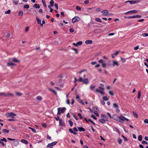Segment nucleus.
I'll return each instance as SVG.
<instances>
[{"label":"nucleus","mask_w":148,"mask_h":148,"mask_svg":"<svg viewBox=\"0 0 148 148\" xmlns=\"http://www.w3.org/2000/svg\"><path fill=\"white\" fill-rule=\"evenodd\" d=\"M80 19V18L79 16H75L72 19V21L73 23H74L77 21H79Z\"/></svg>","instance_id":"nucleus-8"},{"label":"nucleus","mask_w":148,"mask_h":148,"mask_svg":"<svg viewBox=\"0 0 148 148\" xmlns=\"http://www.w3.org/2000/svg\"><path fill=\"white\" fill-rule=\"evenodd\" d=\"M109 93L110 95L112 96H113L114 95V93L113 91H110L109 92Z\"/></svg>","instance_id":"nucleus-40"},{"label":"nucleus","mask_w":148,"mask_h":148,"mask_svg":"<svg viewBox=\"0 0 148 148\" xmlns=\"http://www.w3.org/2000/svg\"><path fill=\"white\" fill-rule=\"evenodd\" d=\"M13 144L15 146H17L19 144V142L18 141H15L13 142Z\"/></svg>","instance_id":"nucleus-27"},{"label":"nucleus","mask_w":148,"mask_h":148,"mask_svg":"<svg viewBox=\"0 0 148 148\" xmlns=\"http://www.w3.org/2000/svg\"><path fill=\"white\" fill-rule=\"evenodd\" d=\"M98 62L99 63L102 64V66L103 68H105L106 66V64L104 62L103 60L102 59H100L98 61Z\"/></svg>","instance_id":"nucleus-10"},{"label":"nucleus","mask_w":148,"mask_h":148,"mask_svg":"<svg viewBox=\"0 0 148 148\" xmlns=\"http://www.w3.org/2000/svg\"><path fill=\"white\" fill-rule=\"evenodd\" d=\"M55 118L56 120L57 121H58L59 119V117L58 116H57L56 117H55Z\"/></svg>","instance_id":"nucleus-62"},{"label":"nucleus","mask_w":148,"mask_h":148,"mask_svg":"<svg viewBox=\"0 0 148 148\" xmlns=\"http://www.w3.org/2000/svg\"><path fill=\"white\" fill-rule=\"evenodd\" d=\"M23 14V12L22 10L19 11L18 12L19 16H22Z\"/></svg>","instance_id":"nucleus-31"},{"label":"nucleus","mask_w":148,"mask_h":148,"mask_svg":"<svg viewBox=\"0 0 148 148\" xmlns=\"http://www.w3.org/2000/svg\"><path fill=\"white\" fill-rule=\"evenodd\" d=\"M139 48V46H137L134 48V49L135 50H137Z\"/></svg>","instance_id":"nucleus-64"},{"label":"nucleus","mask_w":148,"mask_h":148,"mask_svg":"<svg viewBox=\"0 0 148 148\" xmlns=\"http://www.w3.org/2000/svg\"><path fill=\"white\" fill-rule=\"evenodd\" d=\"M101 13L102 14H103V15H105L106 16V15H107V14L108 13V11L107 10H103L102 11H101Z\"/></svg>","instance_id":"nucleus-20"},{"label":"nucleus","mask_w":148,"mask_h":148,"mask_svg":"<svg viewBox=\"0 0 148 148\" xmlns=\"http://www.w3.org/2000/svg\"><path fill=\"white\" fill-rule=\"evenodd\" d=\"M42 3H43V5H44V6L45 8H46L47 5L45 3V2L43 0H42Z\"/></svg>","instance_id":"nucleus-41"},{"label":"nucleus","mask_w":148,"mask_h":148,"mask_svg":"<svg viewBox=\"0 0 148 148\" xmlns=\"http://www.w3.org/2000/svg\"><path fill=\"white\" fill-rule=\"evenodd\" d=\"M78 81L79 82H82L83 83L86 84H88L89 83L88 78H86L83 79L82 77H81L79 78Z\"/></svg>","instance_id":"nucleus-4"},{"label":"nucleus","mask_w":148,"mask_h":148,"mask_svg":"<svg viewBox=\"0 0 148 148\" xmlns=\"http://www.w3.org/2000/svg\"><path fill=\"white\" fill-rule=\"evenodd\" d=\"M42 126L44 127H47V125L46 124L44 123L42 124Z\"/></svg>","instance_id":"nucleus-61"},{"label":"nucleus","mask_w":148,"mask_h":148,"mask_svg":"<svg viewBox=\"0 0 148 148\" xmlns=\"http://www.w3.org/2000/svg\"><path fill=\"white\" fill-rule=\"evenodd\" d=\"M141 96V91H139L138 92V95L137 97L138 99H139Z\"/></svg>","instance_id":"nucleus-29"},{"label":"nucleus","mask_w":148,"mask_h":148,"mask_svg":"<svg viewBox=\"0 0 148 148\" xmlns=\"http://www.w3.org/2000/svg\"><path fill=\"white\" fill-rule=\"evenodd\" d=\"M142 143L143 144H146L147 145L148 144V143L146 141L144 140L142 141Z\"/></svg>","instance_id":"nucleus-56"},{"label":"nucleus","mask_w":148,"mask_h":148,"mask_svg":"<svg viewBox=\"0 0 148 148\" xmlns=\"http://www.w3.org/2000/svg\"><path fill=\"white\" fill-rule=\"evenodd\" d=\"M69 123L71 126H72L73 125V122H72L71 120H69Z\"/></svg>","instance_id":"nucleus-35"},{"label":"nucleus","mask_w":148,"mask_h":148,"mask_svg":"<svg viewBox=\"0 0 148 148\" xmlns=\"http://www.w3.org/2000/svg\"><path fill=\"white\" fill-rule=\"evenodd\" d=\"M55 7L56 8L58 9V4L57 3H55L54 4Z\"/></svg>","instance_id":"nucleus-59"},{"label":"nucleus","mask_w":148,"mask_h":148,"mask_svg":"<svg viewBox=\"0 0 148 148\" xmlns=\"http://www.w3.org/2000/svg\"><path fill=\"white\" fill-rule=\"evenodd\" d=\"M58 111H60L61 113H63L66 110L65 108H58L57 109Z\"/></svg>","instance_id":"nucleus-11"},{"label":"nucleus","mask_w":148,"mask_h":148,"mask_svg":"<svg viewBox=\"0 0 148 148\" xmlns=\"http://www.w3.org/2000/svg\"><path fill=\"white\" fill-rule=\"evenodd\" d=\"M118 142L119 144H121V143H122V140L120 138H118Z\"/></svg>","instance_id":"nucleus-38"},{"label":"nucleus","mask_w":148,"mask_h":148,"mask_svg":"<svg viewBox=\"0 0 148 148\" xmlns=\"http://www.w3.org/2000/svg\"><path fill=\"white\" fill-rule=\"evenodd\" d=\"M113 106L116 109V112L118 113L120 111V110L119 108V106L116 103H114Z\"/></svg>","instance_id":"nucleus-7"},{"label":"nucleus","mask_w":148,"mask_h":148,"mask_svg":"<svg viewBox=\"0 0 148 148\" xmlns=\"http://www.w3.org/2000/svg\"><path fill=\"white\" fill-rule=\"evenodd\" d=\"M85 120H86V122H90L91 123V121H92L90 119H88V120H87L86 118H85Z\"/></svg>","instance_id":"nucleus-55"},{"label":"nucleus","mask_w":148,"mask_h":148,"mask_svg":"<svg viewBox=\"0 0 148 148\" xmlns=\"http://www.w3.org/2000/svg\"><path fill=\"white\" fill-rule=\"evenodd\" d=\"M101 118V119L99 120V121L102 123H105L106 121H107L108 120V117L105 115H102Z\"/></svg>","instance_id":"nucleus-2"},{"label":"nucleus","mask_w":148,"mask_h":148,"mask_svg":"<svg viewBox=\"0 0 148 148\" xmlns=\"http://www.w3.org/2000/svg\"><path fill=\"white\" fill-rule=\"evenodd\" d=\"M59 125H60L61 126H64L65 124L64 123L63 120H62V119H61L59 120Z\"/></svg>","instance_id":"nucleus-17"},{"label":"nucleus","mask_w":148,"mask_h":148,"mask_svg":"<svg viewBox=\"0 0 148 148\" xmlns=\"http://www.w3.org/2000/svg\"><path fill=\"white\" fill-rule=\"evenodd\" d=\"M82 43V42L81 41H79L78 42H77L76 43H73V45L76 46L77 47L81 45Z\"/></svg>","instance_id":"nucleus-12"},{"label":"nucleus","mask_w":148,"mask_h":148,"mask_svg":"<svg viewBox=\"0 0 148 148\" xmlns=\"http://www.w3.org/2000/svg\"><path fill=\"white\" fill-rule=\"evenodd\" d=\"M29 129H31L32 130V132H36V130L35 129H34L33 128H32L30 127H29Z\"/></svg>","instance_id":"nucleus-49"},{"label":"nucleus","mask_w":148,"mask_h":148,"mask_svg":"<svg viewBox=\"0 0 148 148\" xmlns=\"http://www.w3.org/2000/svg\"><path fill=\"white\" fill-rule=\"evenodd\" d=\"M112 119L118 122L122 123L124 120L120 116H119L117 115L114 114L112 116Z\"/></svg>","instance_id":"nucleus-1"},{"label":"nucleus","mask_w":148,"mask_h":148,"mask_svg":"<svg viewBox=\"0 0 148 148\" xmlns=\"http://www.w3.org/2000/svg\"><path fill=\"white\" fill-rule=\"evenodd\" d=\"M12 61L15 62H19V61L18 60H17L16 58H15L12 59Z\"/></svg>","instance_id":"nucleus-32"},{"label":"nucleus","mask_w":148,"mask_h":148,"mask_svg":"<svg viewBox=\"0 0 148 148\" xmlns=\"http://www.w3.org/2000/svg\"><path fill=\"white\" fill-rule=\"evenodd\" d=\"M144 122L145 123H148V119H145L144 121Z\"/></svg>","instance_id":"nucleus-63"},{"label":"nucleus","mask_w":148,"mask_h":148,"mask_svg":"<svg viewBox=\"0 0 148 148\" xmlns=\"http://www.w3.org/2000/svg\"><path fill=\"white\" fill-rule=\"evenodd\" d=\"M57 143V142L56 141H55V142H53L51 143H49V144H48V145H47V147H50L53 145H55Z\"/></svg>","instance_id":"nucleus-14"},{"label":"nucleus","mask_w":148,"mask_h":148,"mask_svg":"<svg viewBox=\"0 0 148 148\" xmlns=\"http://www.w3.org/2000/svg\"><path fill=\"white\" fill-rule=\"evenodd\" d=\"M38 23L40 24L41 25V20L39 19L38 18Z\"/></svg>","instance_id":"nucleus-57"},{"label":"nucleus","mask_w":148,"mask_h":148,"mask_svg":"<svg viewBox=\"0 0 148 148\" xmlns=\"http://www.w3.org/2000/svg\"><path fill=\"white\" fill-rule=\"evenodd\" d=\"M71 49L72 50L74 51L77 54L78 53V50L77 49L73 48Z\"/></svg>","instance_id":"nucleus-37"},{"label":"nucleus","mask_w":148,"mask_h":148,"mask_svg":"<svg viewBox=\"0 0 148 148\" xmlns=\"http://www.w3.org/2000/svg\"><path fill=\"white\" fill-rule=\"evenodd\" d=\"M15 93L16 95L19 96H21L22 95V94L21 93L18 92H16Z\"/></svg>","instance_id":"nucleus-46"},{"label":"nucleus","mask_w":148,"mask_h":148,"mask_svg":"<svg viewBox=\"0 0 148 148\" xmlns=\"http://www.w3.org/2000/svg\"><path fill=\"white\" fill-rule=\"evenodd\" d=\"M0 96H2L3 97H7L9 96H13V95L12 94L9 92H7V93L1 92L0 93Z\"/></svg>","instance_id":"nucleus-6"},{"label":"nucleus","mask_w":148,"mask_h":148,"mask_svg":"<svg viewBox=\"0 0 148 148\" xmlns=\"http://www.w3.org/2000/svg\"><path fill=\"white\" fill-rule=\"evenodd\" d=\"M23 8L26 9H28L29 8V6L28 5L26 4L24 5Z\"/></svg>","instance_id":"nucleus-33"},{"label":"nucleus","mask_w":148,"mask_h":148,"mask_svg":"<svg viewBox=\"0 0 148 148\" xmlns=\"http://www.w3.org/2000/svg\"><path fill=\"white\" fill-rule=\"evenodd\" d=\"M78 130L80 132L83 131L84 132L85 131V129L82 127H78Z\"/></svg>","instance_id":"nucleus-23"},{"label":"nucleus","mask_w":148,"mask_h":148,"mask_svg":"<svg viewBox=\"0 0 148 148\" xmlns=\"http://www.w3.org/2000/svg\"><path fill=\"white\" fill-rule=\"evenodd\" d=\"M11 13V11L10 10H8L7 11L5 12V14H10Z\"/></svg>","instance_id":"nucleus-44"},{"label":"nucleus","mask_w":148,"mask_h":148,"mask_svg":"<svg viewBox=\"0 0 148 148\" xmlns=\"http://www.w3.org/2000/svg\"><path fill=\"white\" fill-rule=\"evenodd\" d=\"M84 2L85 4H87L89 3V1L88 0H86Z\"/></svg>","instance_id":"nucleus-60"},{"label":"nucleus","mask_w":148,"mask_h":148,"mask_svg":"<svg viewBox=\"0 0 148 148\" xmlns=\"http://www.w3.org/2000/svg\"><path fill=\"white\" fill-rule=\"evenodd\" d=\"M112 65L113 66H118L119 65V64L116 61H112Z\"/></svg>","instance_id":"nucleus-13"},{"label":"nucleus","mask_w":148,"mask_h":148,"mask_svg":"<svg viewBox=\"0 0 148 148\" xmlns=\"http://www.w3.org/2000/svg\"><path fill=\"white\" fill-rule=\"evenodd\" d=\"M63 76L62 75H59L58 76V78L59 79H61L62 78H63Z\"/></svg>","instance_id":"nucleus-42"},{"label":"nucleus","mask_w":148,"mask_h":148,"mask_svg":"<svg viewBox=\"0 0 148 148\" xmlns=\"http://www.w3.org/2000/svg\"><path fill=\"white\" fill-rule=\"evenodd\" d=\"M138 139L140 141H141L142 140V136L141 135H139L138 137Z\"/></svg>","instance_id":"nucleus-39"},{"label":"nucleus","mask_w":148,"mask_h":148,"mask_svg":"<svg viewBox=\"0 0 148 148\" xmlns=\"http://www.w3.org/2000/svg\"><path fill=\"white\" fill-rule=\"evenodd\" d=\"M16 64L14 63L11 62H9L7 63V66H15Z\"/></svg>","instance_id":"nucleus-18"},{"label":"nucleus","mask_w":148,"mask_h":148,"mask_svg":"<svg viewBox=\"0 0 148 148\" xmlns=\"http://www.w3.org/2000/svg\"><path fill=\"white\" fill-rule=\"evenodd\" d=\"M104 90V87H102L101 86H99V89H96L95 90V92H99L100 94L101 95H104V93L103 92V91Z\"/></svg>","instance_id":"nucleus-3"},{"label":"nucleus","mask_w":148,"mask_h":148,"mask_svg":"<svg viewBox=\"0 0 148 148\" xmlns=\"http://www.w3.org/2000/svg\"><path fill=\"white\" fill-rule=\"evenodd\" d=\"M102 99L105 101H106L109 100V99L106 96H103L102 97Z\"/></svg>","instance_id":"nucleus-36"},{"label":"nucleus","mask_w":148,"mask_h":148,"mask_svg":"<svg viewBox=\"0 0 148 148\" xmlns=\"http://www.w3.org/2000/svg\"><path fill=\"white\" fill-rule=\"evenodd\" d=\"M139 2V1H130V3L131 4H135L136 3H138Z\"/></svg>","instance_id":"nucleus-19"},{"label":"nucleus","mask_w":148,"mask_h":148,"mask_svg":"<svg viewBox=\"0 0 148 148\" xmlns=\"http://www.w3.org/2000/svg\"><path fill=\"white\" fill-rule=\"evenodd\" d=\"M49 3H50V6L51 7H52L53 6V5H54V1L53 0H51L50 1Z\"/></svg>","instance_id":"nucleus-24"},{"label":"nucleus","mask_w":148,"mask_h":148,"mask_svg":"<svg viewBox=\"0 0 148 148\" xmlns=\"http://www.w3.org/2000/svg\"><path fill=\"white\" fill-rule=\"evenodd\" d=\"M19 0H13L12 1L13 3L15 4L16 5H17L18 4Z\"/></svg>","instance_id":"nucleus-28"},{"label":"nucleus","mask_w":148,"mask_h":148,"mask_svg":"<svg viewBox=\"0 0 148 148\" xmlns=\"http://www.w3.org/2000/svg\"><path fill=\"white\" fill-rule=\"evenodd\" d=\"M93 110L96 112H99V110L97 107H94L93 108Z\"/></svg>","instance_id":"nucleus-22"},{"label":"nucleus","mask_w":148,"mask_h":148,"mask_svg":"<svg viewBox=\"0 0 148 148\" xmlns=\"http://www.w3.org/2000/svg\"><path fill=\"white\" fill-rule=\"evenodd\" d=\"M141 17V16L140 15H134L131 16H129L127 17V18H140ZM125 18H127V17H125Z\"/></svg>","instance_id":"nucleus-9"},{"label":"nucleus","mask_w":148,"mask_h":148,"mask_svg":"<svg viewBox=\"0 0 148 148\" xmlns=\"http://www.w3.org/2000/svg\"><path fill=\"white\" fill-rule=\"evenodd\" d=\"M3 132H6V133H8V132H9V131L8 130H7L6 129H3Z\"/></svg>","instance_id":"nucleus-51"},{"label":"nucleus","mask_w":148,"mask_h":148,"mask_svg":"<svg viewBox=\"0 0 148 148\" xmlns=\"http://www.w3.org/2000/svg\"><path fill=\"white\" fill-rule=\"evenodd\" d=\"M119 51H117L114 53V55L115 56H117L118 54L119 53Z\"/></svg>","instance_id":"nucleus-53"},{"label":"nucleus","mask_w":148,"mask_h":148,"mask_svg":"<svg viewBox=\"0 0 148 148\" xmlns=\"http://www.w3.org/2000/svg\"><path fill=\"white\" fill-rule=\"evenodd\" d=\"M21 142L26 144H28V142L25 139H22L21 140Z\"/></svg>","instance_id":"nucleus-25"},{"label":"nucleus","mask_w":148,"mask_h":148,"mask_svg":"<svg viewBox=\"0 0 148 148\" xmlns=\"http://www.w3.org/2000/svg\"><path fill=\"white\" fill-rule=\"evenodd\" d=\"M95 88V86L91 85L90 86V88L92 90H93Z\"/></svg>","instance_id":"nucleus-50"},{"label":"nucleus","mask_w":148,"mask_h":148,"mask_svg":"<svg viewBox=\"0 0 148 148\" xmlns=\"http://www.w3.org/2000/svg\"><path fill=\"white\" fill-rule=\"evenodd\" d=\"M141 36H143L144 37L148 36V33H145L143 34H142Z\"/></svg>","instance_id":"nucleus-34"},{"label":"nucleus","mask_w":148,"mask_h":148,"mask_svg":"<svg viewBox=\"0 0 148 148\" xmlns=\"http://www.w3.org/2000/svg\"><path fill=\"white\" fill-rule=\"evenodd\" d=\"M32 14L33 16H36V19L37 21V16H36L37 13L36 12V11L34 9H33V10L32 11Z\"/></svg>","instance_id":"nucleus-15"},{"label":"nucleus","mask_w":148,"mask_h":148,"mask_svg":"<svg viewBox=\"0 0 148 148\" xmlns=\"http://www.w3.org/2000/svg\"><path fill=\"white\" fill-rule=\"evenodd\" d=\"M48 89L49 90L52 92L53 93H54L55 95H57V92L55 90H54L53 89H52L50 88H48Z\"/></svg>","instance_id":"nucleus-26"},{"label":"nucleus","mask_w":148,"mask_h":148,"mask_svg":"<svg viewBox=\"0 0 148 148\" xmlns=\"http://www.w3.org/2000/svg\"><path fill=\"white\" fill-rule=\"evenodd\" d=\"M137 11L135 10H132L130 11H128L125 13V14H129L130 13H137Z\"/></svg>","instance_id":"nucleus-16"},{"label":"nucleus","mask_w":148,"mask_h":148,"mask_svg":"<svg viewBox=\"0 0 148 148\" xmlns=\"http://www.w3.org/2000/svg\"><path fill=\"white\" fill-rule=\"evenodd\" d=\"M42 99V97L40 96H38V100L40 101Z\"/></svg>","instance_id":"nucleus-43"},{"label":"nucleus","mask_w":148,"mask_h":148,"mask_svg":"<svg viewBox=\"0 0 148 148\" xmlns=\"http://www.w3.org/2000/svg\"><path fill=\"white\" fill-rule=\"evenodd\" d=\"M0 140H1L2 141H4L5 142H7V140L5 138H3V139H1Z\"/></svg>","instance_id":"nucleus-52"},{"label":"nucleus","mask_w":148,"mask_h":148,"mask_svg":"<svg viewBox=\"0 0 148 148\" xmlns=\"http://www.w3.org/2000/svg\"><path fill=\"white\" fill-rule=\"evenodd\" d=\"M133 114L134 116L136 118H137L138 117L137 114L135 112H133Z\"/></svg>","instance_id":"nucleus-47"},{"label":"nucleus","mask_w":148,"mask_h":148,"mask_svg":"<svg viewBox=\"0 0 148 148\" xmlns=\"http://www.w3.org/2000/svg\"><path fill=\"white\" fill-rule=\"evenodd\" d=\"M76 9L77 10L79 11L81 9V7L79 6H77L76 7Z\"/></svg>","instance_id":"nucleus-45"},{"label":"nucleus","mask_w":148,"mask_h":148,"mask_svg":"<svg viewBox=\"0 0 148 148\" xmlns=\"http://www.w3.org/2000/svg\"><path fill=\"white\" fill-rule=\"evenodd\" d=\"M91 117L93 118L95 120H96L97 118L93 115H92L90 116Z\"/></svg>","instance_id":"nucleus-58"},{"label":"nucleus","mask_w":148,"mask_h":148,"mask_svg":"<svg viewBox=\"0 0 148 148\" xmlns=\"http://www.w3.org/2000/svg\"><path fill=\"white\" fill-rule=\"evenodd\" d=\"M78 115L80 117V118L81 119H82L83 117L82 116V115L80 113H78Z\"/></svg>","instance_id":"nucleus-54"},{"label":"nucleus","mask_w":148,"mask_h":148,"mask_svg":"<svg viewBox=\"0 0 148 148\" xmlns=\"http://www.w3.org/2000/svg\"><path fill=\"white\" fill-rule=\"evenodd\" d=\"M85 43L87 44H91L92 43V41L90 40H87L85 41Z\"/></svg>","instance_id":"nucleus-21"},{"label":"nucleus","mask_w":148,"mask_h":148,"mask_svg":"<svg viewBox=\"0 0 148 148\" xmlns=\"http://www.w3.org/2000/svg\"><path fill=\"white\" fill-rule=\"evenodd\" d=\"M121 61L122 62L124 63L125 62V60L124 58L121 57Z\"/></svg>","instance_id":"nucleus-48"},{"label":"nucleus","mask_w":148,"mask_h":148,"mask_svg":"<svg viewBox=\"0 0 148 148\" xmlns=\"http://www.w3.org/2000/svg\"><path fill=\"white\" fill-rule=\"evenodd\" d=\"M95 20L97 21L100 22H101V19L100 18H96L95 19Z\"/></svg>","instance_id":"nucleus-30"},{"label":"nucleus","mask_w":148,"mask_h":148,"mask_svg":"<svg viewBox=\"0 0 148 148\" xmlns=\"http://www.w3.org/2000/svg\"><path fill=\"white\" fill-rule=\"evenodd\" d=\"M5 116L7 117H11L12 118H14V116H16V115L12 112H8L5 114Z\"/></svg>","instance_id":"nucleus-5"}]
</instances>
